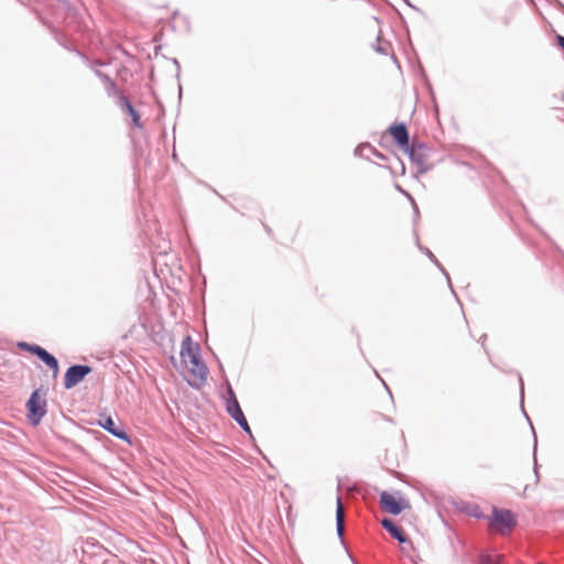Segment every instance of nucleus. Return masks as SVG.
<instances>
[{
    "label": "nucleus",
    "instance_id": "obj_26",
    "mask_svg": "<svg viewBox=\"0 0 564 564\" xmlns=\"http://www.w3.org/2000/svg\"><path fill=\"white\" fill-rule=\"evenodd\" d=\"M523 392H524L523 381H522V379H520V393H521V399H523Z\"/></svg>",
    "mask_w": 564,
    "mask_h": 564
},
{
    "label": "nucleus",
    "instance_id": "obj_29",
    "mask_svg": "<svg viewBox=\"0 0 564 564\" xmlns=\"http://www.w3.org/2000/svg\"><path fill=\"white\" fill-rule=\"evenodd\" d=\"M265 230H267L268 232H271V229H270L268 226H265Z\"/></svg>",
    "mask_w": 564,
    "mask_h": 564
},
{
    "label": "nucleus",
    "instance_id": "obj_21",
    "mask_svg": "<svg viewBox=\"0 0 564 564\" xmlns=\"http://www.w3.org/2000/svg\"><path fill=\"white\" fill-rule=\"evenodd\" d=\"M478 564H499V563L491 555H489V554H481L479 556V563Z\"/></svg>",
    "mask_w": 564,
    "mask_h": 564
},
{
    "label": "nucleus",
    "instance_id": "obj_1",
    "mask_svg": "<svg viewBox=\"0 0 564 564\" xmlns=\"http://www.w3.org/2000/svg\"><path fill=\"white\" fill-rule=\"evenodd\" d=\"M44 397L45 392L41 395V390L35 389L26 402L28 420L33 426L39 425L46 415L47 403Z\"/></svg>",
    "mask_w": 564,
    "mask_h": 564
},
{
    "label": "nucleus",
    "instance_id": "obj_9",
    "mask_svg": "<svg viewBox=\"0 0 564 564\" xmlns=\"http://www.w3.org/2000/svg\"><path fill=\"white\" fill-rule=\"evenodd\" d=\"M189 362L192 365L191 372L200 382H205L207 379L208 370L206 365L200 358V352L191 355Z\"/></svg>",
    "mask_w": 564,
    "mask_h": 564
},
{
    "label": "nucleus",
    "instance_id": "obj_8",
    "mask_svg": "<svg viewBox=\"0 0 564 564\" xmlns=\"http://www.w3.org/2000/svg\"><path fill=\"white\" fill-rule=\"evenodd\" d=\"M389 132L392 135L395 144L402 150L406 149V147L410 145V137L405 123L401 122L392 124L389 128Z\"/></svg>",
    "mask_w": 564,
    "mask_h": 564
},
{
    "label": "nucleus",
    "instance_id": "obj_24",
    "mask_svg": "<svg viewBox=\"0 0 564 564\" xmlns=\"http://www.w3.org/2000/svg\"><path fill=\"white\" fill-rule=\"evenodd\" d=\"M100 79L102 80V83H104V85H105V86H106L109 82H112V79H111L108 75H106V74H104V75L101 76V78H100Z\"/></svg>",
    "mask_w": 564,
    "mask_h": 564
},
{
    "label": "nucleus",
    "instance_id": "obj_2",
    "mask_svg": "<svg viewBox=\"0 0 564 564\" xmlns=\"http://www.w3.org/2000/svg\"><path fill=\"white\" fill-rule=\"evenodd\" d=\"M489 527L503 534L517 527V519L511 510L494 507L489 519Z\"/></svg>",
    "mask_w": 564,
    "mask_h": 564
},
{
    "label": "nucleus",
    "instance_id": "obj_7",
    "mask_svg": "<svg viewBox=\"0 0 564 564\" xmlns=\"http://www.w3.org/2000/svg\"><path fill=\"white\" fill-rule=\"evenodd\" d=\"M380 506L386 512L393 516L400 514L404 509L403 501L387 491H382L380 495Z\"/></svg>",
    "mask_w": 564,
    "mask_h": 564
},
{
    "label": "nucleus",
    "instance_id": "obj_3",
    "mask_svg": "<svg viewBox=\"0 0 564 564\" xmlns=\"http://www.w3.org/2000/svg\"><path fill=\"white\" fill-rule=\"evenodd\" d=\"M412 163L417 166V171L423 174L430 170L427 164L430 149L425 143L413 141L403 150Z\"/></svg>",
    "mask_w": 564,
    "mask_h": 564
},
{
    "label": "nucleus",
    "instance_id": "obj_12",
    "mask_svg": "<svg viewBox=\"0 0 564 564\" xmlns=\"http://www.w3.org/2000/svg\"><path fill=\"white\" fill-rule=\"evenodd\" d=\"M380 523L381 527L399 543L404 544L408 542L405 533L393 520L383 518Z\"/></svg>",
    "mask_w": 564,
    "mask_h": 564
},
{
    "label": "nucleus",
    "instance_id": "obj_28",
    "mask_svg": "<svg viewBox=\"0 0 564 564\" xmlns=\"http://www.w3.org/2000/svg\"><path fill=\"white\" fill-rule=\"evenodd\" d=\"M404 1H405V2H406V4H408V6H410L412 9H416V7H415V6H412V4L410 3V1H409V0H404Z\"/></svg>",
    "mask_w": 564,
    "mask_h": 564
},
{
    "label": "nucleus",
    "instance_id": "obj_22",
    "mask_svg": "<svg viewBox=\"0 0 564 564\" xmlns=\"http://www.w3.org/2000/svg\"><path fill=\"white\" fill-rule=\"evenodd\" d=\"M469 514L478 519L484 517V514L479 510V507L476 505L473 506V509L469 511Z\"/></svg>",
    "mask_w": 564,
    "mask_h": 564
},
{
    "label": "nucleus",
    "instance_id": "obj_5",
    "mask_svg": "<svg viewBox=\"0 0 564 564\" xmlns=\"http://www.w3.org/2000/svg\"><path fill=\"white\" fill-rule=\"evenodd\" d=\"M93 368L88 365H73L70 366L64 376V388L69 390L76 384L82 382L90 372Z\"/></svg>",
    "mask_w": 564,
    "mask_h": 564
},
{
    "label": "nucleus",
    "instance_id": "obj_14",
    "mask_svg": "<svg viewBox=\"0 0 564 564\" xmlns=\"http://www.w3.org/2000/svg\"><path fill=\"white\" fill-rule=\"evenodd\" d=\"M200 352V348L197 343H194L191 336H186L181 345V357L185 359L191 358V355Z\"/></svg>",
    "mask_w": 564,
    "mask_h": 564
},
{
    "label": "nucleus",
    "instance_id": "obj_10",
    "mask_svg": "<svg viewBox=\"0 0 564 564\" xmlns=\"http://www.w3.org/2000/svg\"><path fill=\"white\" fill-rule=\"evenodd\" d=\"M189 362L192 365L191 372L200 382H205L207 379L208 370L206 365L200 358V352L191 355Z\"/></svg>",
    "mask_w": 564,
    "mask_h": 564
},
{
    "label": "nucleus",
    "instance_id": "obj_13",
    "mask_svg": "<svg viewBox=\"0 0 564 564\" xmlns=\"http://www.w3.org/2000/svg\"><path fill=\"white\" fill-rule=\"evenodd\" d=\"M37 358L53 371L54 377L58 375V360L56 359L55 356L50 354L46 349L42 348V350L37 355Z\"/></svg>",
    "mask_w": 564,
    "mask_h": 564
},
{
    "label": "nucleus",
    "instance_id": "obj_25",
    "mask_svg": "<svg viewBox=\"0 0 564 564\" xmlns=\"http://www.w3.org/2000/svg\"><path fill=\"white\" fill-rule=\"evenodd\" d=\"M372 155L376 156L377 159L386 160V156L382 153H380L378 150H377V153H373Z\"/></svg>",
    "mask_w": 564,
    "mask_h": 564
},
{
    "label": "nucleus",
    "instance_id": "obj_4",
    "mask_svg": "<svg viewBox=\"0 0 564 564\" xmlns=\"http://www.w3.org/2000/svg\"><path fill=\"white\" fill-rule=\"evenodd\" d=\"M228 393L229 398L227 399L226 403L227 413L242 429L243 432L251 434L250 426L231 388L228 389Z\"/></svg>",
    "mask_w": 564,
    "mask_h": 564
},
{
    "label": "nucleus",
    "instance_id": "obj_16",
    "mask_svg": "<svg viewBox=\"0 0 564 564\" xmlns=\"http://www.w3.org/2000/svg\"><path fill=\"white\" fill-rule=\"evenodd\" d=\"M377 150L370 143H362L355 149V154L365 159H370Z\"/></svg>",
    "mask_w": 564,
    "mask_h": 564
},
{
    "label": "nucleus",
    "instance_id": "obj_20",
    "mask_svg": "<svg viewBox=\"0 0 564 564\" xmlns=\"http://www.w3.org/2000/svg\"><path fill=\"white\" fill-rule=\"evenodd\" d=\"M18 347L21 349V350H24V351H29L33 355H35L37 357V355L40 354V351L42 350L43 347L36 345V344H29L26 341H20L18 343Z\"/></svg>",
    "mask_w": 564,
    "mask_h": 564
},
{
    "label": "nucleus",
    "instance_id": "obj_11",
    "mask_svg": "<svg viewBox=\"0 0 564 564\" xmlns=\"http://www.w3.org/2000/svg\"><path fill=\"white\" fill-rule=\"evenodd\" d=\"M116 102L124 112H127L131 117L132 123L135 128H138V129L143 128L140 115L134 109L133 105L131 104V101L129 100V98L127 96H120L119 100Z\"/></svg>",
    "mask_w": 564,
    "mask_h": 564
},
{
    "label": "nucleus",
    "instance_id": "obj_30",
    "mask_svg": "<svg viewBox=\"0 0 564 564\" xmlns=\"http://www.w3.org/2000/svg\"><path fill=\"white\" fill-rule=\"evenodd\" d=\"M534 471H535V474L538 475V468H536V467L534 468Z\"/></svg>",
    "mask_w": 564,
    "mask_h": 564
},
{
    "label": "nucleus",
    "instance_id": "obj_15",
    "mask_svg": "<svg viewBox=\"0 0 564 564\" xmlns=\"http://www.w3.org/2000/svg\"><path fill=\"white\" fill-rule=\"evenodd\" d=\"M336 531L340 540L344 539L345 533V514L341 498L337 497L336 506Z\"/></svg>",
    "mask_w": 564,
    "mask_h": 564
},
{
    "label": "nucleus",
    "instance_id": "obj_18",
    "mask_svg": "<svg viewBox=\"0 0 564 564\" xmlns=\"http://www.w3.org/2000/svg\"><path fill=\"white\" fill-rule=\"evenodd\" d=\"M373 48L379 54L388 55L390 53L391 45L388 41L381 40L380 36H378Z\"/></svg>",
    "mask_w": 564,
    "mask_h": 564
},
{
    "label": "nucleus",
    "instance_id": "obj_23",
    "mask_svg": "<svg viewBox=\"0 0 564 564\" xmlns=\"http://www.w3.org/2000/svg\"><path fill=\"white\" fill-rule=\"evenodd\" d=\"M556 43L557 45L564 51V36L563 35H556Z\"/></svg>",
    "mask_w": 564,
    "mask_h": 564
},
{
    "label": "nucleus",
    "instance_id": "obj_17",
    "mask_svg": "<svg viewBox=\"0 0 564 564\" xmlns=\"http://www.w3.org/2000/svg\"><path fill=\"white\" fill-rule=\"evenodd\" d=\"M420 249L427 256V258L440 269V271L446 276L448 285L452 288L451 278L448 272L445 270V268L440 263L437 258L433 254V252L427 249L420 247Z\"/></svg>",
    "mask_w": 564,
    "mask_h": 564
},
{
    "label": "nucleus",
    "instance_id": "obj_27",
    "mask_svg": "<svg viewBox=\"0 0 564 564\" xmlns=\"http://www.w3.org/2000/svg\"><path fill=\"white\" fill-rule=\"evenodd\" d=\"M95 74H96L99 78H101V76H102L105 73H102V72H100V70H98V69H96V70H95Z\"/></svg>",
    "mask_w": 564,
    "mask_h": 564
},
{
    "label": "nucleus",
    "instance_id": "obj_6",
    "mask_svg": "<svg viewBox=\"0 0 564 564\" xmlns=\"http://www.w3.org/2000/svg\"><path fill=\"white\" fill-rule=\"evenodd\" d=\"M98 424L112 436L128 444H131V438L128 433L122 427L118 426L111 416H101V419L98 421Z\"/></svg>",
    "mask_w": 564,
    "mask_h": 564
},
{
    "label": "nucleus",
    "instance_id": "obj_19",
    "mask_svg": "<svg viewBox=\"0 0 564 564\" xmlns=\"http://www.w3.org/2000/svg\"><path fill=\"white\" fill-rule=\"evenodd\" d=\"M105 90L108 97H116L117 101L120 96H124L123 93L117 87V84L112 80L105 86Z\"/></svg>",
    "mask_w": 564,
    "mask_h": 564
}]
</instances>
